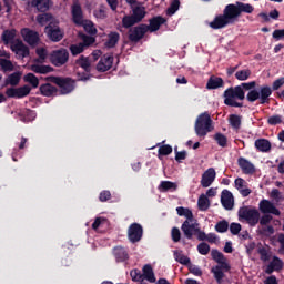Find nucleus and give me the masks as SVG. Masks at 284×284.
<instances>
[{"label": "nucleus", "mask_w": 284, "mask_h": 284, "mask_svg": "<svg viewBox=\"0 0 284 284\" xmlns=\"http://www.w3.org/2000/svg\"><path fill=\"white\" fill-rule=\"evenodd\" d=\"M71 17L75 26H82V28L88 32V34H97V28H94V22L83 19V9L81 3L73 2L71 7Z\"/></svg>", "instance_id": "obj_1"}, {"label": "nucleus", "mask_w": 284, "mask_h": 284, "mask_svg": "<svg viewBox=\"0 0 284 284\" xmlns=\"http://www.w3.org/2000/svg\"><path fill=\"white\" fill-rule=\"evenodd\" d=\"M273 92L272 87L263 84L258 90H251L246 94V101H248V103H255V101H258L260 105H270V97H272Z\"/></svg>", "instance_id": "obj_2"}, {"label": "nucleus", "mask_w": 284, "mask_h": 284, "mask_svg": "<svg viewBox=\"0 0 284 284\" xmlns=\"http://www.w3.org/2000/svg\"><path fill=\"white\" fill-rule=\"evenodd\" d=\"M224 105H227L229 108H243L242 102H237L235 99H239V101L245 100V91L241 89V87H230L227 88L224 93Z\"/></svg>", "instance_id": "obj_3"}, {"label": "nucleus", "mask_w": 284, "mask_h": 284, "mask_svg": "<svg viewBox=\"0 0 284 284\" xmlns=\"http://www.w3.org/2000/svg\"><path fill=\"white\" fill-rule=\"evenodd\" d=\"M239 221H246L251 227H256L261 221V213L256 209L242 206L237 211Z\"/></svg>", "instance_id": "obj_4"}, {"label": "nucleus", "mask_w": 284, "mask_h": 284, "mask_svg": "<svg viewBox=\"0 0 284 284\" xmlns=\"http://www.w3.org/2000/svg\"><path fill=\"white\" fill-rule=\"evenodd\" d=\"M214 126L212 125V116L210 113L204 112L200 114L195 121V133L197 136H207L209 132H212Z\"/></svg>", "instance_id": "obj_5"}, {"label": "nucleus", "mask_w": 284, "mask_h": 284, "mask_svg": "<svg viewBox=\"0 0 284 284\" xmlns=\"http://www.w3.org/2000/svg\"><path fill=\"white\" fill-rule=\"evenodd\" d=\"M49 61L54 68H63L70 61V52L65 48L53 50L49 55Z\"/></svg>", "instance_id": "obj_6"}, {"label": "nucleus", "mask_w": 284, "mask_h": 284, "mask_svg": "<svg viewBox=\"0 0 284 284\" xmlns=\"http://www.w3.org/2000/svg\"><path fill=\"white\" fill-rule=\"evenodd\" d=\"M44 33L47 34L48 39L52 41L53 43H59L64 37L63 29L59 27V24H54L50 22L45 28H44Z\"/></svg>", "instance_id": "obj_7"}, {"label": "nucleus", "mask_w": 284, "mask_h": 284, "mask_svg": "<svg viewBox=\"0 0 284 284\" xmlns=\"http://www.w3.org/2000/svg\"><path fill=\"white\" fill-rule=\"evenodd\" d=\"M148 34V29H145V23L135 26L128 31V39L131 43H139Z\"/></svg>", "instance_id": "obj_8"}, {"label": "nucleus", "mask_w": 284, "mask_h": 284, "mask_svg": "<svg viewBox=\"0 0 284 284\" xmlns=\"http://www.w3.org/2000/svg\"><path fill=\"white\" fill-rule=\"evenodd\" d=\"M14 119H19L22 123H32L37 119V112L28 108H21L12 112Z\"/></svg>", "instance_id": "obj_9"}, {"label": "nucleus", "mask_w": 284, "mask_h": 284, "mask_svg": "<svg viewBox=\"0 0 284 284\" xmlns=\"http://www.w3.org/2000/svg\"><path fill=\"white\" fill-rule=\"evenodd\" d=\"M128 239L130 243H139L143 239V226L139 223H132L128 229Z\"/></svg>", "instance_id": "obj_10"}, {"label": "nucleus", "mask_w": 284, "mask_h": 284, "mask_svg": "<svg viewBox=\"0 0 284 284\" xmlns=\"http://www.w3.org/2000/svg\"><path fill=\"white\" fill-rule=\"evenodd\" d=\"M11 50L18 57V59H26L30 57V48L23 43L21 40H17L11 43Z\"/></svg>", "instance_id": "obj_11"}, {"label": "nucleus", "mask_w": 284, "mask_h": 284, "mask_svg": "<svg viewBox=\"0 0 284 284\" xmlns=\"http://www.w3.org/2000/svg\"><path fill=\"white\" fill-rule=\"evenodd\" d=\"M21 36L26 41V43H28V45H31L32 48H36V45H39V41H41V39L39 38V32L31 30L29 28L22 29Z\"/></svg>", "instance_id": "obj_12"}, {"label": "nucleus", "mask_w": 284, "mask_h": 284, "mask_svg": "<svg viewBox=\"0 0 284 284\" xmlns=\"http://www.w3.org/2000/svg\"><path fill=\"white\" fill-rule=\"evenodd\" d=\"M223 14L226 18V20L231 22V26H233V23H236V21H239V17H241L236 2L235 4H227L223 10Z\"/></svg>", "instance_id": "obj_13"}, {"label": "nucleus", "mask_w": 284, "mask_h": 284, "mask_svg": "<svg viewBox=\"0 0 284 284\" xmlns=\"http://www.w3.org/2000/svg\"><path fill=\"white\" fill-rule=\"evenodd\" d=\"M112 65H114V55L104 54L97 64V71L108 72V70H112Z\"/></svg>", "instance_id": "obj_14"}, {"label": "nucleus", "mask_w": 284, "mask_h": 284, "mask_svg": "<svg viewBox=\"0 0 284 284\" xmlns=\"http://www.w3.org/2000/svg\"><path fill=\"white\" fill-rule=\"evenodd\" d=\"M166 19L161 16H155L149 20V24H144L146 32H156L166 23Z\"/></svg>", "instance_id": "obj_15"}, {"label": "nucleus", "mask_w": 284, "mask_h": 284, "mask_svg": "<svg viewBox=\"0 0 284 284\" xmlns=\"http://www.w3.org/2000/svg\"><path fill=\"white\" fill-rule=\"evenodd\" d=\"M58 87L60 88L61 94H70L77 88V81L72 78H61Z\"/></svg>", "instance_id": "obj_16"}, {"label": "nucleus", "mask_w": 284, "mask_h": 284, "mask_svg": "<svg viewBox=\"0 0 284 284\" xmlns=\"http://www.w3.org/2000/svg\"><path fill=\"white\" fill-rule=\"evenodd\" d=\"M212 30H223V28H227V26H232L230 20L225 17L224 13L215 16L213 21L209 23Z\"/></svg>", "instance_id": "obj_17"}, {"label": "nucleus", "mask_w": 284, "mask_h": 284, "mask_svg": "<svg viewBox=\"0 0 284 284\" xmlns=\"http://www.w3.org/2000/svg\"><path fill=\"white\" fill-rule=\"evenodd\" d=\"M260 211L262 214H274V216H281V211L270 202V200H262L260 202Z\"/></svg>", "instance_id": "obj_18"}, {"label": "nucleus", "mask_w": 284, "mask_h": 284, "mask_svg": "<svg viewBox=\"0 0 284 284\" xmlns=\"http://www.w3.org/2000/svg\"><path fill=\"white\" fill-rule=\"evenodd\" d=\"M237 165L242 170L243 174H254V172H256V166L243 156L237 159Z\"/></svg>", "instance_id": "obj_19"}, {"label": "nucleus", "mask_w": 284, "mask_h": 284, "mask_svg": "<svg viewBox=\"0 0 284 284\" xmlns=\"http://www.w3.org/2000/svg\"><path fill=\"white\" fill-rule=\"evenodd\" d=\"M215 179H216V171L214 170V168L207 169L202 174V179H201L202 187H210V185H212V183H214Z\"/></svg>", "instance_id": "obj_20"}, {"label": "nucleus", "mask_w": 284, "mask_h": 284, "mask_svg": "<svg viewBox=\"0 0 284 284\" xmlns=\"http://www.w3.org/2000/svg\"><path fill=\"white\" fill-rule=\"evenodd\" d=\"M283 260L275 255L266 266L265 274H274V272H281V270H283Z\"/></svg>", "instance_id": "obj_21"}, {"label": "nucleus", "mask_w": 284, "mask_h": 284, "mask_svg": "<svg viewBox=\"0 0 284 284\" xmlns=\"http://www.w3.org/2000/svg\"><path fill=\"white\" fill-rule=\"evenodd\" d=\"M181 230L185 236V239H189V241H191V239H193L194 234H196V232H199V229H196V226L194 224H192V221L185 220L182 223Z\"/></svg>", "instance_id": "obj_22"}, {"label": "nucleus", "mask_w": 284, "mask_h": 284, "mask_svg": "<svg viewBox=\"0 0 284 284\" xmlns=\"http://www.w3.org/2000/svg\"><path fill=\"white\" fill-rule=\"evenodd\" d=\"M39 90L42 97H57L59 93V89H57V87L52 85L50 82L41 84Z\"/></svg>", "instance_id": "obj_23"}, {"label": "nucleus", "mask_w": 284, "mask_h": 284, "mask_svg": "<svg viewBox=\"0 0 284 284\" xmlns=\"http://www.w3.org/2000/svg\"><path fill=\"white\" fill-rule=\"evenodd\" d=\"M234 183L242 196L247 197L250 194H252V190L247 189V182L243 178H236Z\"/></svg>", "instance_id": "obj_24"}, {"label": "nucleus", "mask_w": 284, "mask_h": 284, "mask_svg": "<svg viewBox=\"0 0 284 284\" xmlns=\"http://www.w3.org/2000/svg\"><path fill=\"white\" fill-rule=\"evenodd\" d=\"M114 256L118 263H125V261L130 258V255L128 254V250H125V247L123 246L114 247Z\"/></svg>", "instance_id": "obj_25"}, {"label": "nucleus", "mask_w": 284, "mask_h": 284, "mask_svg": "<svg viewBox=\"0 0 284 284\" xmlns=\"http://www.w3.org/2000/svg\"><path fill=\"white\" fill-rule=\"evenodd\" d=\"M223 85H225L223 78L212 75L206 83V90H219Z\"/></svg>", "instance_id": "obj_26"}, {"label": "nucleus", "mask_w": 284, "mask_h": 284, "mask_svg": "<svg viewBox=\"0 0 284 284\" xmlns=\"http://www.w3.org/2000/svg\"><path fill=\"white\" fill-rule=\"evenodd\" d=\"M254 145L257 152H270V150H272V142L267 139H257Z\"/></svg>", "instance_id": "obj_27"}, {"label": "nucleus", "mask_w": 284, "mask_h": 284, "mask_svg": "<svg viewBox=\"0 0 284 284\" xmlns=\"http://www.w3.org/2000/svg\"><path fill=\"white\" fill-rule=\"evenodd\" d=\"M30 70L36 74H50V72H54V68L45 64H31Z\"/></svg>", "instance_id": "obj_28"}, {"label": "nucleus", "mask_w": 284, "mask_h": 284, "mask_svg": "<svg viewBox=\"0 0 284 284\" xmlns=\"http://www.w3.org/2000/svg\"><path fill=\"white\" fill-rule=\"evenodd\" d=\"M31 6L38 12H48L50 10V0H32Z\"/></svg>", "instance_id": "obj_29"}, {"label": "nucleus", "mask_w": 284, "mask_h": 284, "mask_svg": "<svg viewBox=\"0 0 284 284\" xmlns=\"http://www.w3.org/2000/svg\"><path fill=\"white\" fill-rule=\"evenodd\" d=\"M75 65L82 68L84 72H92V62H90V58L85 55H80V58L75 60Z\"/></svg>", "instance_id": "obj_30"}, {"label": "nucleus", "mask_w": 284, "mask_h": 284, "mask_svg": "<svg viewBox=\"0 0 284 284\" xmlns=\"http://www.w3.org/2000/svg\"><path fill=\"white\" fill-rule=\"evenodd\" d=\"M120 39L121 34H119V32L111 31L108 36V41L104 43L105 48H116V43H119Z\"/></svg>", "instance_id": "obj_31"}, {"label": "nucleus", "mask_w": 284, "mask_h": 284, "mask_svg": "<svg viewBox=\"0 0 284 284\" xmlns=\"http://www.w3.org/2000/svg\"><path fill=\"white\" fill-rule=\"evenodd\" d=\"M142 272V278H145L149 281V283H156V277L154 276V270L152 268V265H144Z\"/></svg>", "instance_id": "obj_32"}, {"label": "nucleus", "mask_w": 284, "mask_h": 284, "mask_svg": "<svg viewBox=\"0 0 284 284\" xmlns=\"http://www.w3.org/2000/svg\"><path fill=\"white\" fill-rule=\"evenodd\" d=\"M14 37H17V30L7 29L2 32L1 40L3 41L4 45H8V43H14Z\"/></svg>", "instance_id": "obj_33"}, {"label": "nucleus", "mask_w": 284, "mask_h": 284, "mask_svg": "<svg viewBox=\"0 0 284 284\" xmlns=\"http://www.w3.org/2000/svg\"><path fill=\"white\" fill-rule=\"evenodd\" d=\"M22 74L23 73H21V71H16V72L9 74L7 77V79L4 80V84L13 85V87L17 85L18 83H20Z\"/></svg>", "instance_id": "obj_34"}, {"label": "nucleus", "mask_w": 284, "mask_h": 284, "mask_svg": "<svg viewBox=\"0 0 284 284\" xmlns=\"http://www.w3.org/2000/svg\"><path fill=\"white\" fill-rule=\"evenodd\" d=\"M145 14H148L145 7H135L131 17H133L135 22L141 23L145 19Z\"/></svg>", "instance_id": "obj_35"}, {"label": "nucleus", "mask_w": 284, "mask_h": 284, "mask_svg": "<svg viewBox=\"0 0 284 284\" xmlns=\"http://www.w3.org/2000/svg\"><path fill=\"white\" fill-rule=\"evenodd\" d=\"M0 69L4 74L8 72H14V64L10 59L0 58Z\"/></svg>", "instance_id": "obj_36"}, {"label": "nucleus", "mask_w": 284, "mask_h": 284, "mask_svg": "<svg viewBox=\"0 0 284 284\" xmlns=\"http://www.w3.org/2000/svg\"><path fill=\"white\" fill-rule=\"evenodd\" d=\"M197 207L201 212H207L210 210V199L207 195L202 194L197 200Z\"/></svg>", "instance_id": "obj_37"}, {"label": "nucleus", "mask_w": 284, "mask_h": 284, "mask_svg": "<svg viewBox=\"0 0 284 284\" xmlns=\"http://www.w3.org/2000/svg\"><path fill=\"white\" fill-rule=\"evenodd\" d=\"M173 256L178 263L185 265L186 267L192 263L190 257L183 255L181 251H174Z\"/></svg>", "instance_id": "obj_38"}, {"label": "nucleus", "mask_w": 284, "mask_h": 284, "mask_svg": "<svg viewBox=\"0 0 284 284\" xmlns=\"http://www.w3.org/2000/svg\"><path fill=\"white\" fill-rule=\"evenodd\" d=\"M211 274H213L217 284L223 283V278H225V273L221 270V266H213L211 268Z\"/></svg>", "instance_id": "obj_39"}, {"label": "nucleus", "mask_w": 284, "mask_h": 284, "mask_svg": "<svg viewBox=\"0 0 284 284\" xmlns=\"http://www.w3.org/2000/svg\"><path fill=\"white\" fill-rule=\"evenodd\" d=\"M237 4V10L240 12V17L241 14H243V12H245L246 14H252V12H254V7L250 3H244V2H235Z\"/></svg>", "instance_id": "obj_40"}, {"label": "nucleus", "mask_w": 284, "mask_h": 284, "mask_svg": "<svg viewBox=\"0 0 284 284\" xmlns=\"http://www.w3.org/2000/svg\"><path fill=\"white\" fill-rule=\"evenodd\" d=\"M176 213L180 216H185L186 221H194V214L192 213V210H190V209H185L183 206H178Z\"/></svg>", "instance_id": "obj_41"}, {"label": "nucleus", "mask_w": 284, "mask_h": 284, "mask_svg": "<svg viewBox=\"0 0 284 284\" xmlns=\"http://www.w3.org/2000/svg\"><path fill=\"white\" fill-rule=\"evenodd\" d=\"M229 123L233 130H241V115L231 114L229 115Z\"/></svg>", "instance_id": "obj_42"}, {"label": "nucleus", "mask_w": 284, "mask_h": 284, "mask_svg": "<svg viewBox=\"0 0 284 284\" xmlns=\"http://www.w3.org/2000/svg\"><path fill=\"white\" fill-rule=\"evenodd\" d=\"M158 190L160 192H170V190H176V183L170 181H162Z\"/></svg>", "instance_id": "obj_43"}, {"label": "nucleus", "mask_w": 284, "mask_h": 284, "mask_svg": "<svg viewBox=\"0 0 284 284\" xmlns=\"http://www.w3.org/2000/svg\"><path fill=\"white\" fill-rule=\"evenodd\" d=\"M220 148H227V136L225 134L217 132L213 136Z\"/></svg>", "instance_id": "obj_44"}, {"label": "nucleus", "mask_w": 284, "mask_h": 284, "mask_svg": "<svg viewBox=\"0 0 284 284\" xmlns=\"http://www.w3.org/2000/svg\"><path fill=\"white\" fill-rule=\"evenodd\" d=\"M23 81L26 83H30V85H32V88H39V78H37V75H34V73H27L23 77Z\"/></svg>", "instance_id": "obj_45"}, {"label": "nucleus", "mask_w": 284, "mask_h": 284, "mask_svg": "<svg viewBox=\"0 0 284 284\" xmlns=\"http://www.w3.org/2000/svg\"><path fill=\"white\" fill-rule=\"evenodd\" d=\"M250 77H252V71L250 69L240 70L235 73V79H237V81H247Z\"/></svg>", "instance_id": "obj_46"}, {"label": "nucleus", "mask_w": 284, "mask_h": 284, "mask_svg": "<svg viewBox=\"0 0 284 284\" xmlns=\"http://www.w3.org/2000/svg\"><path fill=\"white\" fill-rule=\"evenodd\" d=\"M31 90L32 89L29 85L16 88V99H23V97H28Z\"/></svg>", "instance_id": "obj_47"}, {"label": "nucleus", "mask_w": 284, "mask_h": 284, "mask_svg": "<svg viewBox=\"0 0 284 284\" xmlns=\"http://www.w3.org/2000/svg\"><path fill=\"white\" fill-rule=\"evenodd\" d=\"M136 21H134L132 16H124L122 18V28H125L126 30H130L131 28H134L136 26Z\"/></svg>", "instance_id": "obj_48"}, {"label": "nucleus", "mask_w": 284, "mask_h": 284, "mask_svg": "<svg viewBox=\"0 0 284 284\" xmlns=\"http://www.w3.org/2000/svg\"><path fill=\"white\" fill-rule=\"evenodd\" d=\"M179 8H181V1L173 0L166 10L168 17H172V16L176 14V12H179Z\"/></svg>", "instance_id": "obj_49"}, {"label": "nucleus", "mask_w": 284, "mask_h": 284, "mask_svg": "<svg viewBox=\"0 0 284 284\" xmlns=\"http://www.w3.org/2000/svg\"><path fill=\"white\" fill-rule=\"evenodd\" d=\"M72 57H77L79 54H82V52H84L85 50V47L83 43H79V44H71L70 48H69Z\"/></svg>", "instance_id": "obj_50"}, {"label": "nucleus", "mask_w": 284, "mask_h": 284, "mask_svg": "<svg viewBox=\"0 0 284 284\" xmlns=\"http://www.w3.org/2000/svg\"><path fill=\"white\" fill-rule=\"evenodd\" d=\"M230 230V223L226 220H222L215 224V231L220 234H225Z\"/></svg>", "instance_id": "obj_51"}, {"label": "nucleus", "mask_w": 284, "mask_h": 284, "mask_svg": "<svg viewBox=\"0 0 284 284\" xmlns=\"http://www.w3.org/2000/svg\"><path fill=\"white\" fill-rule=\"evenodd\" d=\"M172 154V145L170 144H163L158 150V156L161 159V156H170Z\"/></svg>", "instance_id": "obj_52"}, {"label": "nucleus", "mask_w": 284, "mask_h": 284, "mask_svg": "<svg viewBox=\"0 0 284 284\" xmlns=\"http://www.w3.org/2000/svg\"><path fill=\"white\" fill-rule=\"evenodd\" d=\"M36 54H38L39 58L34 59V63H43L45 59H48V51L44 48H38Z\"/></svg>", "instance_id": "obj_53"}, {"label": "nucleus", "mask_w": 284, "mask_h": 284, "mask_svg": "<svg viewBox=\"0 0 284 284\" xmlns=\"http://www.w3.org/2000/svg\"><path fill=\"white\" fill-rule=\"evenodd\" d=\"M79 37L82 39V45H84V48H90V45L97 41L94 37L87 36L85 33H79Z\"/></svg>", "instance_id": "obj_54"}, {"label": "nucleus", "mask_w": 284, "mask_h": 284, "mask_svg": "<svg viewBox=\"0 0 284 284\" xmlns=\"http://www.w3.org/2000/svg\"><path fill=\"white\" fill-rule=\"evenodd\" d=\"M52 20V14L50 13H41L37 16V21L40 23V26H45L48 21Z\"/></svg>", "instance_id": "obj_55"}, {"label": "nucleus", "mask_w": 284, "mask_h": 284, "mask_svg": "<svg viewBox=\"0 0 284 284\" xmlns=\"http://www.w3.org/2000/svg\"><path fill=\"white\" fill-rule=\"evenodd\" d=\"M257 254H260V258L264 263H267V261H270V258L272 257V255H270V252L265 247H260L257 250Z\"/></svg>", "instance_id": "obj_56"}, {"label": "nucleus", "mask_w": 284, "mask_h": 284, "mask_svg": "<svg viewBox=\"0 0 284 284\" xmlns=\"http://www.w3.org/2000/svg\"><path fill=\"white\" fill-rule=\"evenodd\" d=\"M283 123V115H272L267 119V124L268 125H281Z\"/></svg>", "instance_id": "obj_57"}, {"label": "nucleus", "mask_w": 284, "mask_h": 284, "mask_svg": "<svg viewBox=\"0 0 284 284\" xmlns=\"http://www.w3.org/2000/svg\"><path fill=\"white\" fill-rule=\"evenodd\" d=\"M197 252L202 256H207L210 254V244L202 242L197 245Z\"/></svg>", "instance_id": "obj_58"}, {"label": "nucleus", "mask_w": 284, "mask_h": 284, "mask_svg": "<svg viewBox=\"0 0 284 284\" xmlns=\"http://www.w3.org/2000/svg\"><path fill=\"white\" fill-rule=\"evenodd\" d=\"M211 256L215 263H221L222 261H226L225 255L221 253L219 250H212Z\"/></svg>", "instance_id": "obj_59"}, {"label": "nucleus", "mask_w": 284, "mask_h": 284, "mask_svg": "<svg viewBox=\"0 0 284 284\" xmlns=\"http://www.w3.org/2000/svg\"><path fill=\"white\" fill-rule=\"evenodd\" d=\"M130 276L132 281H134L135 283L143 281V273H141L139 268L132 270L130 272Z\"/></svg>", "instance_id": "obj_60"}, {"label": "nucleus", "mask_w": 284, "mask_h": 284, "mask_svg": "<svg viewBox=\"0 0 284 284\" xmlns=\"http://www.w3.org/2000/svg\"><path fill=\"white\" fill-rule=\"evenodd\" d=\"M189 272L193 274V276H203V271L201 267L192 264V262L187 265Z\"/></svg>", "instance_id": "obj_61"}, {"label": "nucleus", "mask_w": 284, "mask_h": 284, "mask_svg": "<svg viewBox=\"0 0 284 284\" xmlns=\"http://www.w3.org/2000/svg\"><path fill=\"white\" fill-rule=\"evenodd\" d=\"M171 239L173 243H179L181 241V230H179V227L174 226L171 230Z\"/></svg>", "instance_id": "obj_62"}, {"label": "nucleus", "mask_w": 284, "mask_h": 284, "mask_svg": "<svg viewBox=\"0 0 284 284\" xmlns=\"http://www.w3.org/2000/svg\"><path fill=\"white\" fill-rule=\"evenodd\" d=\"M283 85H284V77H281V78L276 79L275 81H273L271 90L273 92H276V90H281V88H283Z\"/></svg>", "instance_id": "obj_63"}, {"label": "nucleus", "mask_w": 284, "mask_h": 284, "mask_svg": "<svg viewBox=\"0 0 284 284\" xmlns=\"http://www.w3.org/2000/svg\"><path fill=\"white\" fill-rule=\"evenodd\" d=\"M260 234L262 236H272V234H274V226H272V225L263 226L260 230Z\"/></svg>", "instance_id": "obj_64"}]
</instances>
